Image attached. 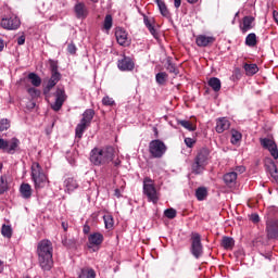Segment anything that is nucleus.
Listing matches in <instances>:
<instances>
[{
	"label": "nucleus",
	"mask_w": 278,
	"mask_h": 278,
	"mask_svg": "<svg viewBox=\"0 0 278 278\" xmlns=\"http://www.w3.org/2000/svg\"><path fill=\"white\" fill-rule=\"evenodd\" d=\"M37 255L40 268L43 270L53 268V243L49 239H42L38 242Z\"/></svg>",
	"instance_id": "obj_1"
},
{
	"label": "nucleus",
	"mask_w": 278,
	"mask_h": 278,
	"mask_svg": "<svg viewBox=\"0 0 278 278\" xmlns=\"http://www.w3.org/2000/svg\"><path fill=\"white\" fill-rule=\"evenodd\" d=\"M114 153H116V150L112 146L93 148L90 152V162L94 166H105V164L114 162Z\"/></svg>",
	"instance_id": "obj_2"
},
{
	"label": "nucleus",
	"mask_w": 278,
	"mask_h": 278,
	"mask_svg": "<svg viewBox=\"0 0 278 278\" xmlns=\"http://www.w3.org/2000/svg\"><path fill=\"white\" fill-rule=\"evenodd\" d=\"M210 164V149L202 148L195 155L193 163L191 164V170L193 175H203L205 166Z\"/></svg>",
	"instance_id": "obj_3"
},
{
	"label": "nucleus",
	"mask_w": 278,
	"mask_h": 278,
	"mask_svg": "<svg viewBox=\"0 0 278 278\" xmlns=\"http://www.w3.org/2000/svg\"><path fill=\"white\" fill-rule=\"evenodd\" d=\"M30 177L35 184L36 190L38 188H45V184L49 181V178L47 177V174L42 170V166H40V163L34 162L30 167Z\"/></svg>",
	"instance_id": "obj_4"
},
{
	"label": "nucleus",
	"mask_w": 278,
	"mask_h": 278,
	"mask_svg": "<svg viewBox=\"0 0 278 278\" xmlns=\"http://www.w3.org/2000/svg\"><path fill=\"white\" fill-rule=\"evenodd\" d=\"M143 194H146L148 201L154 203V205L160 201L157 189H155V181L151 179V177L143 178Z\"/></svg>",
	"instance_id": "obj_5"
},
{
	"label": "nucleus",
	"mask_w": 278,
	"mask_h": 278,
	"mask_svg": "<svg viewBox=\"0 0 278 278\" xmlns=\"http://www.w3.org/2000/svg\"><path fill=\"white\" fill-rule=\"evenodd\" d=\"M166 151H168V147H166V143H164V141L160 139H154L150 141L149 153L152 157L160 160L161 157H164Z\"/></svg>",
	"instance_id": "obj_6"
},
{
	"label": "nucleus",
	"mask_w": 278,
	"mask_h": 278,
	"mask_svg": "<svg viewBox=\"0 0 278 278\" xmlns=\"http://www.w3.org/2000/svg\"><path fill=\"white\" fill-rule=\"evenodd\" d=\"M20 147L21 140L16 137H13L10 141L0 138V151L9 153V155H14L15 152L18 151Z\"/></svg>",
	"instance_id": "obj_7"
},
{
	"label": "nucleus",
	"mask_w": 278,
	"mask_h": 278,
	"mask_svg": "<svg viewBox=\"0 0 278 278\" xmlns=\"http://www.w3.org/2000/svg\"><path fill=\"white\" fill-rule=\"evenodd\" d=\"M190 251L195 260L203 256V243H201V235L199 232H191Z\"/></svg>",
	"instance_id": "obj_8"
},
{
	"label": "nucleus",
	"mask_w": 278,
	"mask_h": 278,
	"mask_svg": "<svg viewBox=\"0 0 278 278\" xmlns=\"http://www.w3.org/2000/svg\"><path fill=\"white\" fill-rule=\"evenodd\" d=\"M55 101L51 104V109L54 112H60L62 110V105H64L66 99H68V96H66V90L64 88L58 87L54 92Z\"/></svg>",
	"instance_id": "obj_9"
},
{
	"label": "nucleus",
	"mask_w": 278,
	"mask_h": 278,
	"mask_svg": "<svg viewBox=\"0 0 278 278\" xmlns=\"http://www.w3.org/2000/svg\"><path fill=\"white\" fill-rule=\"evenodd\" d=\"M103 240H104L103 233L93 232L88 237L87 247L88 249H92L93 253H97V251L101 249V244H103Z\"/></svg>",
	"instance_id": "obj_10"
},
{
	"label": "nucleus",
	"mask_w": 278,
	"mask_h": 278,
	"mask_svg": "<svg viewBox=\"0 0 278 278\" xmlns=\"http://www.w3.org/2000/svg\"><path fill=\"white\" fill-rule=\"evenodd\" d=\"M0 26H2L3 29H8L9 31H14L21 27V18H18L16 15L11 17H3L0 21Z\"/></svg>",
	"instance_id": "obj_11"
},
{
	"label": "nucleus",
	"mask_w": 278,
	"mask_h": 278,
	"mask_svg": "<svg viewBox=\"0 0 278 278\" xmlns=\"http://www.w3.org/2000/svg\"><path fill=\"white\" fill-rule=\"evenodd\" d=\"M261 146L263 149H266L269 151L270 155L274 157V160H278V149L277 143L269 139V138H262L260 139Z\"/></svg>",
	"instance_id": "obj_12"
},
{
	"label": "nucleus",
	"mask_w": 278,
	"mask_h": 278,
	"mask_svg": "<svg viewBox=\"0 0 278 278\" xmlns=\"http://www.w3.org/2000/svg\"><path fill=\"white\" fill-rule=\"evenodd\" d=\"M62 79V74L60 73H51V77L49 78L47 86L43 88V94L48 97L49 92L58 86V83Z\"/></svg>",
	"instance_id": "obj_13"
},
{
	"label": "nucleus",
	"mask_w": 278,
	"mask_h": 278,
	"mask_svg": "<svg viewBox=\"0 0 278 278\" xmlns=\"http://www.w3.org/2000/svg\"><path fill=\"white\" fill-rule=\"evenodd\" d=\"M266 232L269 240H277L278 238V219H271L266 223Z\"/></svg>",
	"instance_id": "obj_14"
},
{
	"label": "nucleus",
	"mask_w": 278,
	"mask_h": 278,
	"mask_svg": "<svg viewBox=\"0 0 278 278\" xmlns=\"http://www.w3.org/2000/svg\"><path fill=\"white\" fill-rule=\"evenodd\" d=\"M115 38L121 47L129 46V37L127 30H125L123 27H117L115 29Z\"/></svg>",
	"instance_id": "obj_15"
},
{
	"label": "nucleus",
	"mask_w": 278,
	"mask_h": 278,
	"mask_svg": "<svg viewBox=\"0 0 278 278\" xmlns=\"http://www.w3.org/2000/svg\"><path fill=\"white\" fill-rule=\"evenodd\" d=\"M215 42L216 37L214 36L199 35L195 38V45L198 47H210V45H214Z\"/></svg>",
	"instance_id": "obj_16"
},
{
	"label": "nucleus",
	"mask_w": 278,
	"mask_h": 278,
	"mask_svg": "<svg viewBox=\"0 0 278 278\" xmlns=\"http://www.w3.org/2000/svg\"><path fill=\"white\" fill-rule=\"evenodd\" d=\"M136 64L134 60L129 56H123V59L118 60L117 67L119 71H134Z\"/></svg>",
	"instance_id": "obj_17"
},
{
	"label": "nucleus",
	"mask_w": 278,
	"mask_h": 278,
	"mask_svg": "<svg viewBox=\"0 0 278 278\" xmlns=\"http://www.w3.org/2000/svg\"><path fill=\"white\" fill-rule=\"evenodd\" d=\"M74 12L76 14V18H87L88 17V8L84 2H77L74 5Z\"/></svg>",
	"instance_id": "obj_18"
},
{
	"label": "nucleus",
	"mask_w": 278,
	"mask_h": 278,
	"mask_svg": "<svg viewBox=\"0 0 278 278\" xmlns=\"http://www.w3.org/2000/svg\"><path fill=\"white\" fill-rule=\"evenodd\" d=\"M229 127H231V123L229 122V119H227V117H220L216 121L215 131L217 134H223L227 131Z\"/></svg>",
	"instance_id": "obj_19"
},
{
	"label": "nucleus",
	"mask_w": 278,
	"mask_h": 278,
	"mask_svg": "<svg viewBox=\"0 0 278 278\" xmlns=\"http://www.w3.org/2000/svg\"><path fill=\"white\" fill-rule=\"evenodd\" d=\"M255 17L249 15L243 17L242 26H240V29L242 34H247V31H251L253 27H255Z\"/></svg>",
	"instance_id": "obj_20"
},
{
	"label": "nucleus",
	"mask_w": 278,
	"mask_h": 278,
	"mask_svg": "<svg viewBox=\"0 0 278 278\" xmlns=\"http://www.w3.org/2000/svg\"><path fill=\"white\" fill-rule=\"evenodd\" d=\"M34 190L31 189V185L27 182H23L20 187V194L23 199L29 200L31 199Z\"/></svg>",
	"instance_id": "obj_21"
},
{
	"label": "nucleus",
	"mask_w": 278,
	"mask_h": 278,
	"mask_svg": "<svg viewBox=\"0 0 278 278\" xmlns=\"http://www.w3.org/2000/svg\"><path fill=\"white\" fill-rule=\"evenodd\" d=\"M64 186L65 190H67L68 192H75V190L79 188V182H77V179H75L74 177H70L64 180Z\"/></svg>",
	"instance_id": "obj_22"
},
{
	"label": "nucleus",
	"mask_w": 278,
	"mask_h": 278,
	"mask_svg": "<svg viewBox=\"0 0 278 278\" xmlns=\"http://www.w3.org/2000/svg\"><path fill=\"white\" fill-rule=\"evenodd\" d=\"M92 118H94V110L92 109H87L84 113H83V118L80 119V123L87 125L90 127L91 123H92Z\"/></svg>",
	"instance_id": "obj_23"
},
{
	"label": "nucleus",
	"mask_w": 278,
	"mask_h": 278,
	"mask_svg": "<svg viewBox=\"0 0 278 278\" xmlns=\"http://www.w3.org/2000/svg\"><path fill=\"white\" fill-rule=\"evenodd\" d=\"M88 127H90V126H88L87 124H84L83 122L77 124V126L75 128V138L78 142H79V140H81V138H84V132L86 131V129Z\"/></svg>",
	"instance_id": "obj_24"
},
{
	"label": "nucleus",
	"mask_w": 278,
	"mask_h": 278,
	"mask_svg": "<svg viewBox=\"0 0 278 278\" xmlns=\"http://www.w3.org/2000/svg\"><path fill=\"white\" fill-rule=\"evenodd\" d=\"M243 68L245 71V75H248V77H253V75H256V73L260 72V67H257V64H255V63H252V64L245 63L243 65Z\"/></svg>",
	"instance_id": "obj_25"
},
{
	"label": "nucleus",
	"mask_w": 278,
	"mask_h": 278,
	"mask_svg": "<svg viewBox=\"0 0 278 278\" xmlns=\"http://www.w3.org/2000/svg\"><path fill=\"white\" fill-rule=\"evenodd\" d=\"M237 180H238V173L236 172H229L224 175V182L226 184V186H233Z\"/></svg>",
	"instance_id": "obj_26"
},
{
	"label": "nucleus",
	"mask_w": 278,
	"mask_h": 278,
	"mask_svg": "<svg viewBox=\"0 0 278 278\" xmlns=\"http://www.w3.org/2000/svg\"><path fill=\"white\" fill-rule=\"evenodd\" d=\"M156 5L162 14V16H165L166 18H168V16H170V12L168 11V8L166 7V2L162 1V0H156Z\"/></svg>",
	"instance_id": "obj_27"
},
{
	"label": "nucleus",
	"mask_w": 278,
	"mask_h": 278,
	"mask_svg": "<svg viewBox=\"0 0 278 278\" xmlns=\"http://www.w3.org/2000/svg\"><path fill=\"white\" fill-rule=\"evenodd\" d=\"M143 23L149 29L150 34H152L154 38H157V30L155 29V26L151 23V20H149V16L143 15Z\"/></svg>",
	"instance_id": "obj_28"
},
{
	"label": "nucleus",
	"mask_w": 278,
	"mask_h": 278,
	"mask_svg": "<svg viewBox=\"0 0 278 278\" xmlns=\"http://www.w3.org/2000/svg\"><path fill=\"white\" fill-rule=\"evenodd\" d=\"M177 125H180L188 131H197V126L192 125V122L187 119H177Z\"/></svg>",
	"instance_id": "obj_29"
},
{
	"label": "nucleus",
	"mask_w": 278,
	"mask_h": 278,
	"mask_svg": "<svg viewBox=\"0 0 278 278\" xmlns=\"http://www.w3.org/2000/svg\"><path fill=\"white\" fill-rule=\"evenodd\" d=\"M235 244H236V241H235L233 238H231V237H224V238L222 239V247H223L224 249H226V250H231V249H233Z\"/></svg>",
	"instance_id": "obj_30"
},
{
	"label": "nucleus",
	"mask_w": 278,
	"mask_h": 278,
	"mask_svg": "<svg viewBox=\"0 0 278 278\" xmlns=\"http://www.w3.org/2000/svg\"><path fill=\"white\" fill-rule=\"evenodd\" d=\"M247 47H257V35L251 33L245 37Z\"/></svg>",
	"instance_id": "obj_31"
},
{
	"label": "nucleus",
	"mask_w": 278,
	"mask_h": 278,
	"mask_svg": "<svg viewBox=\"0 0 278 278\" xmlns=\"http://www.w3.org/2000/svg\"><path fill=\"white\" fill-rule=\"evenodd\" d=\"M155 79L159 86H165L166 81H168V74L166 72H160L155 75Z\"/></svg>",
	"instance_id": "obj_32"
},
{
	"label": "nucleus",
	"mask_w": 278,
	"mask_h": 278,
	"mask_svg": "<svg viewBox=\"0 0 278 278\" xmlns=\"http://www.w3.org/2000/svg\"><path fill=\"white\" fill-rule=\"evenodd\" d=\"M28 79L30 80V84L35 86V88H38L42 84V78H40V76H38L36 73H29Z\"/></svg>",
	"instance_id": "obj_33"
},
{
	"label": "nucleus",
	"mask_w": 278,
	"mask_h": 278,
	"mask_svg": "<svg viewBox=\"0 0 278 278\" xmlns=\"http://www.w3.org/2000/svg\"><path fill=\"white\" fill-rule=\"evenodd\" d=\"M208 86L212 88V90H214V92H219L222 87L220 79L216 77L210 78Z\"/></svg>",
	"instance_id": "obj_34"
},
{
	"label": "nucleus",
	"mask_w": 278,
	"mask_h": 278,
	"mask_svg": "<svg viewBox=\"0 0 278 278\" xmlns=\"http://www.w3.org/2000/svg\"><path fill=\"white\" fill-rule=\"evenodd\" d=\"M195 197L198 201H205V199L207 198V189L205 187H199L195 190Z\"/></svg>",
	"instance_id": "obj_35"
},
{
	"label": "nucleus",
	"mask_w": 278,
	"mask_h": 278,
	"mask_svg": "<svg viewBox=\"0 0 278 278\" xmlns=\"http://www.w3.org/2000/svg\"><path fill=\"white\" fill-rule=\"evenodd\" d=\"M242 140V134L236 129L231 130V144H238Z\"/></svg>",
	"instance_id": "obj_36"
},
{
	"label": "nucleus",
	"mask_w": 278,
	"mask_h": 278,
	"mask_svg": "<svg viewBox=\"0 0 278 278\" xmlns=\"http://www.w3.org/2000/svg\"><path fill=\"white\" fill-rule=\"evenodd\" d=\"M112 25H114V18H112V15L110 14L105 15L103 22V29H105V31H110V29H112Z\"/></svg>",
	"instance_id": "obj_37"
},
{
	"label": "nucleus",
	"mask_w": 278,
	"mask_h": 278,
	"mask_svg": "<svg viewBox=\"0 0 278 278\" xmlns=\"http://www.w3.org/2000/svg\"><path fill=\"white\" fill-rule=\"evenodd\" d=\"M8 177L1 176L0 177V194H5L8 192Z\"/></svg>",
	"instance_id": "obj_38"
},
{
	"label": "nucleus",
	"mask_w": 278,
	"mask_h": 278,
	"mask_svg": "<svg viewBox=\"0 0 278 278\" xmlns=\"http://www.w3.org/2000/svg\"><path fill=\"white\" fill-rule=\"evenodd\" d=\"M103 220L105 229H114V217H112V215H104Z\"/></svg>",
	"instance_id": "obj_39"
},
{
	"label": "nucleus",
	"mask_w": 278,
	"mask_h": 278,
	"mask_svg": "<svg viewBox=\"0 0 278 278\" xmlns=\"http://www.w3.org/2000/svg\"><path fill=\"white\" fill-rule=\"evenodd\" d=\"M62 244L63 247H66V249H73L77 244V241L75 239H68L65 237L62 239Z\"/></svg>",
	"instance_id": "obj_40"
},
{
	"label": "nucleus",
	"mask_w": 278,
	"mask_h": 278,
	"mask_svg": "<svg viewBox=\"0 0 278 278\" xmlns=\"http://www.w3.org/2000/svg\"><path fill=\"white\" fill-rule=\"evenodd\" d=\"M1 233L4 238H12V226L2 225Z\"/></svg>",
	"instance_id": "obj_41"
},
{
	"label": "nucleus",
	"mask_w": 278,
	"mask_h": 278,
	"mask_svg": "<svg viewBox=\"0 0 278 278\" xmlns=\"http://www.w3.org/2000/svg\"><path fill=\"white\" fill-rule=\"evenodd\" d=\"M80 277L97 278V273L92 268H90V269H81Z\"/></svg>",
	"instance_id": "obj_42"
},
{
	"label": "nucleus",
	"mask_w": 278,
	"mask_h": 278,
	"mask_svg": "<svg viewBox=\"0 0 278 278\" xmlns=\"http://www.w3.org/2000/svg\"><path fill=\"white\" fill-rule=\"evenodd\" d=\"M166 71H168V73H173L174 75H179V70L177 66H175V64H173V62H170V60H167Z\"/></svg>",
	"instance_id": "obj_43"
},
{
	"label": "nucleus",
	"mask_w": 278,
	"mask_h": 278,
	"mask_svg": "<svg viewBox=\"0 0 278 278\" xmlns=\"http://www.w3.org/2000/svg\"><path fill=\"white\" fill-rule=\"evenodd\" d=\"M10 127H11L10 119L8 118L0 119V131H8Z\"/></svg>",
	"instance_id": "obj_44"
},
{
	"label": "nucleus",
	"mask_w": 278,
	"mask_h": 278,
	"mask_svg": "<svg viewBox=\"0 0 278 278\" xmlns=\"http://www.w3.org/2000/svg\"><path fill=\"white\" fill-rule=\"evenodd\" d=\"M164 215L166 216V218L173 220V218L177 217V211L175 208H166L164 211Z\"/></svg>",
	"instance_id": "obj_45"
},
{
	"label": "nucleus",
	"mask_w": 278,
	"mask_h": 278,
	"mask_svg": "<svg viewBox=\"0 0 278 278\" xmlns=\"http://www.w3.org/2000/svg\"><path fill=\"white\" fill-rule=\"evenodd\" d=\"M102 104L112 108L113 105H116V102L114 101V99L110 98V96H105L102 99Z\"/></svg>",
	"instance_id": "obj_46"
},
{
	"label": "nucleus",
	"mask_w": 278,
	"mask_h": 278,
	"mask_svg": "<svg viewBox=\"0 0 278 278\" xmlns=\"http://www.w3.org/2000/svg\"><path fill=\"white\" fill-rule=\"evenodd\" d=\"M265 168L266 170H268L269 175H271L277 169V165L275 164V162L269 161L265 164Z\"/></svg>",
	"instance_id": "obj_47"
},
{
	"label": "nucleus",
	"mask_w": 278,
	"mask_h": 278,
	"mask_svg": "<svg viewBox=\"0 0 278 278\" xmlns=\"http://www.w3.org/2000/svg\"><path fill=\"white\" fill-rule=\"evenodd\" d=\"M27 92H28V94H30V97H33V99L40 97V90H38L34 87L28 88Z\"/></svg>",
	"instance_id": "obj_48"
},
{
	"label": "nucleus",
	"mask_w": 278,
	"mask_h": 278,
	"mask_svg": "<svg viewBox=\"0 0 278 278\" xmlns=\"http://www.w3.org/2000/svg\"><path fill=\"white\" fill-rule=\"evenodd\" d=\"M51 73H60L58 71V61L49 60Z\"/></svg>",
	"instance_id": "obj_49"
},
{
	"label": "nucleus",
	"mask_w": 278,
	"mask_h": 278,
	"mask_svg": "<svg viewBox=\"0 0 278 278\" xmlns=\"http://www.w3.org/2000/svg\"><path fill=\"white\" fill-rule=\"evenodd\" d=\"M67 52L71 54V55H75V53H77V46H75V43H68L67 46Z\"/></svg>",
	"instance_id": "obj_50"
},
{
	"label": "nucleus",
	"mask_w": 278,
	"mask_h": 278,
	"mask_svg": "<svg viewBox=\"0 0 278 278\" xmlns=\"http://www.w3.org/2000/svg\"><path fill=\"white\" fill-rule=\"evenodd\" d=\"M195 143H197V141L194 139H192L190 137L185 138V144L189 149H192V147H194Z\"/></svg>",
	"instance_id": "obj_51"
},
{
	"label": "nucleus",
	"mask_w": 278,
	"mask_h": 278,
	"mask_svg": "<svg viewBox=\"0 0 278 278\" xmlns=\"http://www.w3.org/2000/svg\"><path fill=\"white\" fill-rule=\"evenodd\" d=\"M83 232L88 236V233H90V225H88V223H86L83 227Z\"/></svg>",
	"instance_id": "obj_52"
},
{
	"label": "nucleus",
	"mask_w": 278,
	"mask_h": 278,
	"mask_svg": "<svg viewBox=\"0 0 278 278\" xmlns=\"http://www.w3.org/2000/svg\"><path fill=\"white\" fill-rule=\"evenodd\" d=\"M251 220H252V223H260V215L252 214L251 215Z\"/></svg>",
	"instance_id": "obj_53"
},
{
	"label": "nucleus",
	"mask_w": 278,
	"mask_h": 278,
	"mask_svg": "<svg viewBox=\"0 0 278 278\" xmlns=\"http://www.w3.org/2000/svg\"><path fill=\"white\" fill-rule=\"evenodd\" d=\"M17 45L20 46L25 45V35H22L17 38Z\"/></svg>",
	"instance_id": "obj_54"
},
{
	"label": "nucleus",
	"mask_w": 278,
	"mask_h": 278,
	"mask_svg": "<svg viewBox=\"0 0 278 278\" xmlns=\"http://www.w3.org/2000/svg\"><path fill=\"white\" fill-rule=\"evenodd\" d=\"M61 226L63 231H68V222H62Z\"/></svg>",
	"instance_id": "obj_55"
},
{
	"label": "nucleus",
	"mask_w": 278,
	"mask_h": 278,
	"mask_svg": "<svg viewBox=\"0 0 278 278\" xmlns=\"http://www.w3.org/2000/svg\"><path fill=\"white\" fill-rule=\"evenodd\" d=\"M174 7L178 10V8H181V0H174Z\"/></svg>",
	"instance_id": "obj_56"
},
{
	"label": "nucleus",
	"mask_w": 278,
	"mask_h": 278,
	"mask_svg": "<svg viewBox=\"0 0 278 278\" xmlns=\"http://www.w3.org/2000/svg\"><path fill=\"white\" fill-rule=\"evenodd\" d=\"M236 170H237L238 173H244V172L247 170V167H244V166H238V167L236 168Z\"/></svg>",
	"instance_id": "obj_57"
},
{
	"label": "nucleus",
	"mask_w": 278,
	"mask_h": 278,
	"mask_svg": "<svg viewBox=\"0 0 278 278\" xmlns=\"http://www.w3.org/2000/svg\"><path fill=\"white\" fill-rule=\"evenodd\" d=\"M122 162L119 161V159H116L115 161H113V165L118 168V166H121Z\"/></svg>",
	"instance_id": "obj_58"
},
{
	"label": "nucleus",
	"mask_w": 278,
	"mask_h": 278,
	"mask_svg": "<svg viewBox=\"0 0 278 278\" xmlns=\"http://www.w3.org/2000/svg\"><path fill=\"white\" fill-rule=\"evenodd\" d=\"M114 194L117 197V199H121V189H115Z\"/></svg>",
	"instance_id": "obj_59"
},
{
	"label": "nucleus",
	"mask_w": 278,
	"mask_h": 278,
	"mask_svg": "<svg viewBox=\"0 0 278 278\" xmlns=\"http://www.w3.org/2000/svg\"><path fill=\"white\" fill-rule=\"evenodd\" d=\"M4 47H5V43L3 39H0V51H3Z\"/></svg>",
	"instance_id": "obj_60"
},
{
	"label": "nucleus",
	"mask_w": 278,
	"mask_h": 278,
	"mask_svg": "<svg viewBox=\"0 0 278 278\" xmlns=\"http://www.w3.org/2000/svg\"><path fill=\"white\" fill-rule=\"evenodd\" d=\"M265 260H270L273 254H262Z\"/></svg>",
	"instance_id": "obj_61"
},
{
	"label": "nucleus",
	"mask_w": 278,
	"mask_h": 278,
	"mask_svg": "<svg viewBox=\"0 0 278 278\" xmlns=\"http://www.w3.org/2000/svg\"><path fill=\"white\" fill-rule=\"evenodd\" d=\"M0 273H3V261H0Z\"/></svg>",
	"instance_id": "obj_62"
},
{
	"label": "nucleus",
	"mask_w": 278,
	"mask_h": 278,
	"mask_svg": "<svg viewBox=\"0 0 278 278\" xmlns=\"http://www.w3.org/2000/svg\"><path fill=\"white\" fill-rule=\"evenodd\" d=\"M188 3H199V0H187Z\"/></svg>",
	"instance_id": "obj_63"
},
{
	"label": "nucleus",
	"mask_w": 278,
	"mask_h": 278,
	"mask_svg": "<svg viewBox=\"0 0 278 278\" xmlns=\"http://www.w3.org/2000/svg\"><path fill=\"white\" fill-rule=\"evenodd\" d=\"M153 131H154V134H155V136L157 138V128H153Z\"/></svg>",
	"instance_id": "obj_64"
}]
</instances>
